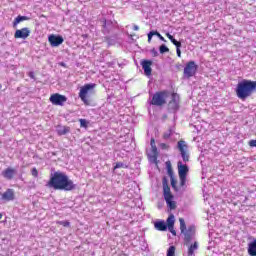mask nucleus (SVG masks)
<instances>
[{
    "instance_id": "4c0bfd02",
    "label": "nucleus",
    "mask_w": 256,
    "mask_h": 256,
    "mask_svg": "<svg viewBox=\"0 0 256 256\" xmlns=\"http://www.w3.org/2000/svg\"><path fill=\"white\" fill-rule=\"evenodd\" d=\"M29 77H30L31 79H35V74H33V72H29Z\"/></svg>"
},
{
    "instance_id": "f257e3e1",
    "label": "nucleus",
    "mask_w": 256,
    "mask_h": 256,
    "mask_svg": "<svg viewBox=\"0 0 256 256\" xmlns=\"http://www.w3.org/2000/svg\"><path fill=\"white\" fill-rule=\"evenodd\" d=\"M46 187L55 189V191H73L77 189V185L73 180L69 179L63 172H54L50 180L46 184Z\"/></svg>"
},
{
    "instance_id": "ddd939ff",
    "label": "nucleus",
    "mask_w": 256,
    "mask_h": 256,
    "mask_svg": "<svg viewBox=\"0 0 256 256\" xmlns=\"http://www.w3.org/2000/svg\"><path fill=\"white\" fill-rule=\"evenodd\" d=\"M31 35V30L29 28L24 27L21 29H17L14 33V39H27Z\"/></svg>"
},
{
    "instance_id": "7ed1b4c3",
    "label": "nucleus",
    "mask_w": 256,
    "mask_h": 256,
    "mask_svg": "<svg viewBox=\"0 0 256 256\" xmlns=\"http://www.w3.org/2000/svg\"><path fill=\"white\" fill-rule=\"evenodd\" d=\"M162 187H163V197L166 201V205L168 209L171 211H175L177 209V202L174 201L175 196L171 192V187H169V180H167V177L162 178Z\"/></svg>"
},
{
    "instance_id": "412c9836",
    "label": "nucleus",
    "mask_w": 256,
    "mask_h": 256,
    "mask_svg": "<svg viewBox=\"0 0 256 256\" xmlns=\"http://www.w3.org/2000/svg\"><path fill=\"white\" fill-rule=\"evenodd\" d=\"M197 249H199V244L197 242L191 244L188 248V256L195 255V251H197Z\"/></svg>"
},
{
    "instance_id": "c9c22d12",
    "label": "nucleus",
    "mask_w": 256,
    "mask_h": 256,
    "mask_svg": "<svg viewBox=\"0 0 256 256\" xmlns=\"http://www.w3.org/2000/svg\"><path fill=\"white\" fill-rule=\"evenodd\" d=\"M248 145H249L250 147H256V140H250L249 143H248Z\"/></svg>"
},
{
    "instance_id": "0eeeda50",
    "label": "nucleus",
    "mask_w": 256,
    "mask_h": 256,
    "mask_svg": "<svg viewBox=\"0 0 256 256\" xmlns=\"http://www.w3.org/2000/svg\"><path fill=\"white\" fill-rule=\"evenodd\" d=\"M169 93L167 91H159L156 92L151 100V105H155L156 107H163L165 103H167V97Z\"/></svg>"
},
{
    "instance_id": "aec40b11",
    "label": "nucleus",
    "mask_w": 256,
    "mask_h": 256,
    "mask_svg": "<svg viewBox=\"0 0 256 256\" xmlns=\"http://www.w3.org/2000/svg\"><path fill=\"white\" fill-rule=\"evenodd\" d=\"M154 227L157 231H167V223H165V221L155 222Z\"/></svg>"
},
{
    "instance_id": "a19ab883",
    "label": "nucleus",
    "mask_w": 256,
    "mask_h": 256,
    "mask_svg": "<svg viewBox=\"0 0 256 256\" xmlns=\"http://www.w3.org/2000/svg\"><path fill=\"white\" fill-rule=\"evenodd\" d=\"M152 53H155V55H157V51H154V52H152Z\"/></svg>"
},
{
    "instance_id": "5701e85b",
    "label": "nucleus",
    "mask_w": 256,
    "mask_h": 256,
    "mask_svg": "<svg viewBox=\"0 0 256 256\" xmlns=\"http://www.w3.org/2000/svg\"><path fill=\"white\" fill-rule=\"evenodd\" d=\"M57 133L58 135H67V133H71V127L69 126H63V127H60L58 130H57Z\"/></svg>"
},
{
    "instance_id": "39448f33",
    "label": "nucleus",
    "mask_w": 256,
    "mask_h": 256,
    "mask_svg": "<svg viewBox=\"0 0 256 256\" xmlns=\"http://www.w3.org/2000/svg\"><path fill=\"white\" fill-rule=\"evenodd\" d=\"M180 222V231L184 234V243L185 245H189L191 241H193V237H195V227L190 226L187 229V225L185 224V220L183 218H179Z\"/></svg>"
},
{
    "instance_id": "2f4dec72",
    "label": "nucleus",
    "mask_w": 256,
    "mask_h": 256,
    "mask_svg": "<svg viewBox=\"0 0 256 256\" xmlns=\"http://www.w3.org/2000/svg\"><path fill=\"white\" fill-rule=\"evenodd\" d=\"M168 231L174 235V237L177 235V231H175V226H167Z\"/></svg>"
},
{
    "instance_id": "a211bd4d",
    "label": "nucleus",
    "mask_w": 256,
    "mask_h": 256,
    "mask_svg": "<svg viewBox=\"0 0 256 256\" xmlns=\"http://www.w3.org/2000/svg\"><path fill=\"white\" fill-rule=\"evenodd\" d=\"M166 37L175 45L177 57H181V42L177 41L170 33H166Z\"/></svg>"
},
{
    "instance_id": "7c9ffc66",
    "label": "nucleus",
    "mask_w": 256,
    "mask_h": 256,
    "mask_svg": "<svg viewBox=\"0 0 256 256\" xmlns=\"http://www.w3.org/2000/svg\"><path fill=\"white\" fill-rule=\"evenodd\" d=\"M31 175L32 177H39V170H37V168H32Z\"/></svg>"
},
{
    "instance_id": "2eb2a0df",
    "label": "nucleus",
    "mask_w": 256,
    "mask_h": 256,
    "mask_svg": "<svg viewBox=\"0 0 256 256\" xmlns=\"http://www.w3.org/2000/svg\"><path fill=\"white\" fill-rule=\"evenodd\" d=\"M16 175H17V170H15L14 168H11V167L6 168L2 172V177H4V179H7L8 181L15 179Z\"/></svg>"
},
{
    "instance_id": "c85d7f7f",
    "label": "nucleus",
    "mask_w": 256,
    "mask_h": 256,
    "mask_svg": "<svg viewBox=\"0 0 256 256\" xmlns=\"http://www.w3.org/2000/svg\"><path fill=\"white\" fill-rule=\"evenodd\" d=\"M57 225H62V227H71V222L69 221H58Z\"/></svg>"
},
{
    "instance_id": "f03ea898",
    "label": "nucleus",
    "mask_w": 256,
    "mask_h": 256,
    "mask_svg": "<svg viewBox=\"0 0 256 256\" xmlns=\"http://www.w3.org/2000/svg\"><path fill=\"white\" fill-rule=\"evenodd\" d=\"M256 91V81L243 79L239 81L235 88L236 97L241 101L249 99Z\"/></svg>"
},
{
    "instance_id": "4be33fe9",
    "label": "nucleus",
    "mask_w": 256,
    "mask_h": 256,
    "mask_svg": "<svg viewBox=\"0 0 256 256\" xmlns=\"http://www.w3.org/2000/svg\"><path fill=\"white\" fill-rule=\"evenodd\" d=\"M22 21H29V17L21 15L17 16L13 21V27L18 26Z\"/></svg>"
},
{
    "instance_id": "bb28decb",
    "label": "nucleus",
    "mask_w": 256,
    "mask_h": 256,
    "mask_svg": "<svg viewBox=\"0 0 256 256\" xmlns=\"http://www.w3.org/2000/svg\"><path fill=\"white\" fill-rule=\"evenodd\" d=\"M159 51H160L161 55H163L164 53H169V48L165 44H162L159 47Z\"/></svg>"
},
{
    "instance_id": "e433bc0d",
    "label": "nucleus",
    "mask_w": 256,
    "mask_h": 256,
    "mask_svg": "<svg viewBox=\"0 0 256 256\" xmlns=\"http://www.w3.org/2000/svg\"><path fill=\"white\" fill-rule=\"evenodd\" d=\"M171 137V133L163 134V139H169Z\"/></svg>"
},
{
    "instance_id": "20e7f679",
    "label": "nucleus",
    "mask_w": 256,
    "mask_h": 256,
    "mask_svg": "<svg viewBox=\"0 0 256 256\" xmlns=\"http://www.w3.org/2000/svg\"><path fill=\"white\" fill-rule=\"evenodd\" d=\"M97 87L95 83L84 84L79 91L78 97L84 103V105H91V94L93 93V89Z\"/></svg>"
},
{
    "instance_id": "c756f323",
    "label": "nucleus",
    "mask_w": 256,
    "mask_h": 256,
    "mask_svg": "<svg viewBox=\"0 0 256 256\" xmlns=\"http://www.w3.org/2000/svg\"><path fill=\"white\" fill-rule=\"evenodd\" d=\"M167 256H175V246H170L167 250Z\"/></svg>"
},
{
    "instance_id": "f3484780",
    "label": "nucleus",
    "mask_w": 256,
    "mask_h": 256,
    "mask_svg": "<svg viewBox=\"0 0 256 256\" xmlns=\"http://www.w3.org/2000/svg\"><path fill=\"white\" fill-rule=\"evenodd\" d=\"M141 65L142 69L144 70V75H146L147 77H151V73L153 71V69H151V65H153V61L144 60L142 61Z\"/></svg>"
},
{
    "instance_id": "37998d69",
    "label": "nucleus",
    "mask_w": 256,
    "mask_h": 256,
    "mask_svg": "<svg viewBox=\"0 0 256 256\" xmlns=\"http://www.w3.org/2000/svg\"><path fill=\"white\" fill-rule=\"evenodd\" d=\"M152 52H155V49H153Z\"/></svg>"
},
{
    "instance_id": "f8f14e48",
    "label": "nucleus",
    "mask_w": 256,
    "mask_h": 256,
    "mask_svg": "<svg viewBox=\"0 0 256 256\" xmlns=\"http://www.w3.org/2000/svg\"><path fill=\"white\" fill-rule=\"evenodd\" d=\"M49 101L52 103V105H59L60 107H63V105L67 103V96L54 93L50 96Z\"/></svg>"
},
{
    "instance_id": "9b49d317",
    "label": "nucleus",
    "mask_w": 256,
    "mask_h": 256,
    "mask_svg": "<svg viewBox=\"0 0 256 256\" xmlns=\"http://www.w3.org/2000/svg\"><path fill=\"white\" fill-rule=\"evenodd\" d=\"M166 169L168 177H170L171 187L174 191H179V187H177V179L175 178V172H173V166L171 165V161H166Z\"/></svg>"
},
{
    "instance_id": "423d86ee",
    "label": "nucleus",
    "mask_w": 256,
    "mask_h": 256,
    "mask_svg": "<svg viewBox=\"0 0 256 256\" xmlns=\"http://www.w3.org/2000/svg\"><path fill=\"white\" fill-rule=\"evenodd\" d=\"M150 152L146 153L147 159L149 163H152L156 165V167H159V150H157V145L155 144V138H151L150 140Z\"/></svg>"
},
{
    "instance_id": "9d476101",
    "label": "nucleus",
    "mask_w": 256,
    "mask_h": 256,
    "mask_svg": "<svg viewBox=\"0 0 256 256\" xmlns=\"http://www.w3.org/2000/svg\"><path fill=\"white\" fill-rule=\"evenodd\" d=\"M197 69H199V66L195 64V61H189L184 67V77L191 79L197 73Z\"/></svg>"
},
{
    "instance_id": "b1692460",
    "label": "nucleus",
    "mask_w": 256,
    "mask_h": 256,
    "mask_svg": "<svg viewBox=\"0 0 256 256\" xmlns=\"http://www.w3.org/2000/svg\"><path fill=\"white\" fill-rule=\"evenodd\" d=\"M166 226L171 227L175 226V215L170 214L166 220Z\"/></svg>"
},
{
    "instance_id": "6e6552de",
    "label": "nucleus",
    "mask_w": 256,
    "mask_h": 256,
    "mask_svg": "<svg viewBox=\"0 0 256 256\" xmlns=\"http://www.w3.org/2000/svg\"><path fill=\"white\" fill-rule=\"evenodd\" d=\"M177 167H178V175L180 179V187H185L187 183V175L189 173V166H187V164H183V162L181 161H178Z\"/></svg>"
},
{
    "instance_id": "393cba45",
    "label": "nucleus",
    "mask_w": 256,
    "mask_h": 256,
    "mask_svg": "<svg viewBox=\"0 0 256 256\" xmlns=\"http://www.w3.org/2000/svg\"><path fill=\"white\" fill-rule=\"evenodd\" d=\"M179 99V96L177 93H172V100L169 102V105H174L173 109H177V100Z\"/></svg>"
},
{
    "instance_id": "dca6fc26",
    "label": "nucleus",
    "mask_w": 256,
    "mask_h": 256,
    "mask_svg": "<svg viewBox=\"0 0 256 256\" xmlns=\"http://www.w3.org/2000/svg\"><path fill=\"white\" fill-rule=\"evenodd\" d=\"M2 201H15V190L8 188L1 194Z\"/></svg>"
},
{
    "instance_id": "ea45409f",
    "label": "nucleus",
    "mask_w": 256,
    "mask_h": 256,
    "mask_svg": "<svg viewBox=\"0 0 256 256\" xmlns=\"http://www.w3.org/2000/svg\"><path fill=\"white\" fill-rule=\"evenodd\" d=\"M0 219H3V214L0 213Z\"/></svg>"
},
{
    "instance_id": "4468645a",
    "label": "nucleus",
    "mask_w": 256,
    "mask_h": 256,
    "mask_svg": "<svg viewBox=\"0 0 256 256\" xmlns=\"http://www.w3.org/2000/svg\"><path fill=\"white\" fill-rule=\"evenodd\" d=\"M48 41L51 47H59V45H62L64 39L63 36H57L52 34L48 37Z\"/></svg>"
},
{
    "instance_id": "cd10ccee",
    "label": "nucleus",
    "mask_w": 256,
    "mask_h": 256,
    "mask_svg": "<svg viewBox=\"0 0 256 256\" xmlns=\"http://www.w3.org/2000/svg\"><path fill=\"white\" fill-rule=\"evenodd\" d=\"M116 169H127V165H124L123 162H117L114 166V171H116Z\"/></svg>"
},
{
    "instance_id": "79ce46f5",
    "label": "nucleus",
    "mask_w": 256,
    "mask_h": 256,
    "mask_svg": "<svg viewBox=\"0 0 256 256\" xmlns=\"http://www.w3.org/2000/svg\"><path fill=\"white\" fill-rule=\"evenodd\" d=\"M3 87V85L0 84V89Z\"/></svg>"
},
{
    "instance_id": "1a4fd4ad",
    "label": "nucleus",
    "mask_w": 256,
    "mask_h": 256,
    "mask_svg": "<svg viewBox=\"0 0 256 256\" xmlns=\"http://www.w3.org/2000/svg\"><path fill=\"white\" fill-rule=\"evenodd\" d=\"M177 149L180 151L182 161H184V163H189V145H187V142H185V140L178 141Z\"/></svg>"
},
{
    "instance_id": "6ab92c4d",
    "label": "nucleus",
    "mask_w": 256,
    "mask_h": 256,
    "mask_svg": "<svg viewBox=\"0 0 256 256\" xmlns=\"http://www.w3.org/2000/svg\"><path fill=\"white\" fill-rule=\"evenodd\" d=\"M247 253L250 256H256V239L248 243Z\"/></svg>"
},
{
    "instance_id": "473e14b6",
    "label": "nucleus",
    "mask_w": 256,
    "mask_h": 256,
    "mask_svg": "<svg viewBox=\"0 0 256 256\" xmlns=\"http://www.w3.org/2000/svg\"><path fill=\"white\" fill-rule=\"evenodd\" d=\"M155 32V35H156V37H158L159 39H160V41H167V40H165V37H163L159 32H157V31H154Z\"/></svg>"
},
{
    "instance_id": "a878e982",
    "label": "nucleus",
    "mask_w": 256,
    "mask_h": 256,
    "mask_svg": "<svg viewBox=\"0 0 256 256\" xmlns=\"http://www.w3.org/2000/svg\"><path fill=\"white\" fill-rule=\"evenodd\" d=\"M80 127H83L84 129H87L89 127V121L86 119H79Z\"/></svg>"
},
{
    "instance_id": "58836bf2",
    "label": "nucleus",
    "mask_w": 256,
    "mask_h": 256,
    "mask_svg": "<svg viewBox=\"0 0 256 256\" xmlns=\"http://www.w3.org/2000/svg\"><path fill=\"white\" fill-rule=\"evenodd\" d=\"M133 31H139V26L134 25V26H133Z\"/></svg>"
},
{
    "instance_id": "f704fd0d",
    "label": "nucleus",
    "mask_w": 256,
    "mask_h": 256,
    "mask_svg": "<svg viewBox=\"0 0 256 256\" xmlns=\"http://www.w3.org/2000/svg\"><path fill=\"white\" fill-rule=\"evenodd\" d=\"M160 149H163L164 151H167V149H169V145H167L166 143H161L160 144Z\"/></svg>"
},
{
    "instance_id": "72a5a7b5",
    "label": "nucleus",
    "mask_w": 256,
    "mask_h": 256,
    "mask_svg": "<svg viewBox=\"0 0 256 256\" xmlns=\"http://www.w3.org/2000/svg\"><path fill=\"white\" fill-rule=\"evenodd\" d=\"M153 35H155V31H150L148 33V43H151V39H153Z\"/></svg>"
}]
</instances>
